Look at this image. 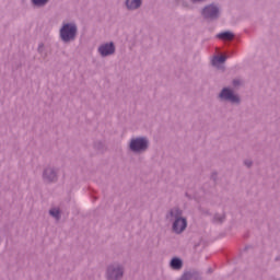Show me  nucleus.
I'll return each mask as SVG.
<instances>
[{
    "label": "nucleus",
    "mask_w": 280,
    "mask_h": 280,
    "mask_svg": "<svg viewBox=\"0 0 280 280\" xmlns=\"http://www.w3.org/2000/svg\"><path fill=\"white\" fill-rule=\"evenodd\" d=\"M172 218H175V221L173 223V231L175 233H183L185 229H187V219L180 218L183 215V212L178 210V208H175L171 211Z\"/></svg>",
    "instance_id": "nucleus-1"
},
{
    "label": "nucleus",
    "mask_w": 280,
    "mask_h": 280,
    "mask_svg": "<svg viewBox=\"0 0 280 280\" xmlns=\"http://www.w3.org/2000/svg\"><path fill=\"white\" fill-rule=\"evenodd\" d=\"M77 32L78 27H75V24H65L60 30V36L65 43H69V40L75 38Z\"/></svg>",
    "instance_id": "nucleus-2"
},
{
    "label": "nucleus",
    "mask_w": 280,
    "mask_h": 280,
    "mask_svg": "<svg viewBox=\"0 0 280 280\" xmlns=\"http://www.w3.org/2000/svg\"><path fill=\"white\" fill-rule=\"evenodd\" d=\"M130 150H132V152H143V150H148V140L145 138L132 139Z\"/></svg>",
    "instance_id": "nucleus-3"
},
{
    "label": "nucleus",
    "mask_w": 280,
    "mask_h": 280,
    "mask_svg": "<svg viewBox=\"0 0 280 280\" xmlns=\"http://www.w3.org/2000/svg\"><path fill=\"white\" fill-rule=\"evenodd\" d=\"M124 277V269L119 266H110L107 269V279L108 280H117Z\"/></svg>",
    "instance_id": "nucleus-4"
},
{
    "label": "nucleus",
    "mask_w": 280,
    "mask_h": 280,
    "mask_svg": "<svg viewBox=\"0 0 280 280\" xmlns=\"http://www.w3.org/2000/svg\"><path fill=\"white\" fill-rule=\"evenodd\" d=\"M218 14H220V10L213 4L206 7L202 11L205 19H217Z\"/></svg>",
    "instance_id": "nucleus-5"
},
{
    "label": "nucleus",
    "mask_w": 280,
    "mask_h": 280,
    "mask_svg": "<svg viewBox=\"0 0 280 280\" xmlns=\"http://www.w3.org/2000/svg\"><path fill=\"white\" fill-rule=\"evenodd\" d=\"M220 97L221 100H229L230 102H232V104L240 103V96L233 94V91L229 89H223L220 93Z\"/></svg>",
    "instance_id": "nucleus-6"
},
{
    "label": "nucleus",
    "mask_w": 280,
    "mask_h": 280,
    "mask_svg": "<svg viewBox=\"0 0 280 280\" xmlns=\"http://www.w3.org/2000/svg\"><path fill=\"white\" fill-rule=\"evenodd\" d=\"M98 51L101 56H110L112 54H115V45H113V43L104 44L98 48Z\"/></svg>",
    "instance_id": "nucleus-7"
},
{
    "label": "nucleus",
    "mask_w": 280,
    "mask_h": 280,
    "mask_svg": "<svg viewBox=\"0 0 280 280\" xmlns=\"http://www.w3.org/2000/svg\"><path fill=\"white\" fill-rule=\"evenodd\" d=\"M44 178L49 182L56 180V171L52 168H46L44 172Z\"/></svg>",
    "instance_id": "nucleus-8"
},
{
    "label": "nucleus",
    "mask_w": 280,
    "mask_h": 280,
    "mask_svg": "<svg viewBox=\"0 0 280 280\" xmlns=\"http://www.w3.org/2000/svg\"><path fill=\"white\" fill-rule=\"evenodd\" d=\"M126 4L128 10H137L141 5V0H127Z\"/></svg>",
    "instance_id": "nucleus-9"
},
{
    "label": "nucleus",
    "mask_w": 280,
    "mask_h": 280,
    "mask_svg": "<svg viewBox=\"0 0 280 280\" xmlns=\"http://www.w3.org/2000/svg\"><path fill=\"white\" fill-rule=\"evenodd\" d=\"M171 268H173V270H180L183 268V260L179 258H173L171 261Z\"/></svg>",
    "instance_id": "nucleus-10"
},
{
    "label": "nucleus",
    "mask_w": 280,
    "mask_h": 280,
    "mask_svg": "<svg viewBox=\"0 0 280 280\" xmlns=\"http://www.w3.org/2000/svg\"><path fill=\"white\" fill-rule=\"evenodd\" d=\"M224 62H226V56H217L212 59L213 67H220V65H224Z\"/></svg>",
    "instance_id": "nucleus-11"
},
{
    "label": "nucleus",
    "mask_w": 280,
    "mask_h": 280,
    "mask_svg": "<svg viewBox=\"0 0 280 280\" xmlns=\"http://www.w3.org/2000/svg\"><path fill=\"white\" fill-rule=\"evenodd\" d=\"M234 37L235 35H233V33L231 32L220 33L218 35V38H220L221 40H233Z\"/></svg>",
    "instance_id": "nucleus-12"
},
{
    "label": "nucleus",
    "mask_w": 280,
    "mask_h": 280,
    "mask_svg": "<svg viewBox=\"0 0 280 280\" xmlns=\"http://www.w3.org/2000/svg\"><path fill=\"white\" fill-rule=\"evenodd\" d=\"M50 215H52V218H56V220H59L60 218V209L58 208H52L49 211Z\"/></svg>",
    "instance_id": "nucleus-13"
},
{
    "label": "nucleus",
    "mask_w": 280,
    "mask_h": 280,
    "mask_svg": "<svg viewBox=\"0 0 280 280\" xmlns=\"http://www.w3.org/2000/svg\"><path fill=\"white\" fill-rule=\"evenodd\" d=\"M49 0H33L35 5H45Z\"/></svg>",
    "instance_id": "nucleus-14"
},
{
    "label": "nucleus",
    "mask_w": 280,
    "mask_h": 280,
    "mask_svg": "<svg viewBox=\"0 0 280 280\" xmlns=\"http://www.w3.org/2000/svg\"><path fill=\"white\" fill-rule=\"evenodd\" d=\"M238 84H240V80H234V81H233V85H234V86H238Z\"/></svg>",
    "instance_id": "nucleus-15"
},
{
    "label": "nucleus",
    "mask_w": 280,
    "mask_h": 280,
    "mask_svg": "<svg viewBox=\"0 0 280 280\" xmlns=\"http://www.w3.org/2000/svg\"><path fill=\"white\" fill-rule=\"evenodd\" d=\"M245 165H247V167H250L252 162H245Z\"/></svg>",
    "instance_id": "nucleus-16"
}]
</instances>
